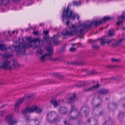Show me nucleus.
Segmentation results:
<instances>
[{
  "instance_id": "27",
  "label": "nucleus",
  "mask_w": 125,
  "mask_h": 125,
  "mask_svg": "<svg viewBox=\"0 0 125 125\" xmlns=\"http://www.w3.org/2000/svg\"><path fill=\"white\" fill-rule=\"evenodd\" d=\"M13 65L15 67H18L19 66V65L17 62L14 61L13 63Z\"/></svg>"
},
{
  "instance_id": "2",
  "label": "nucleus",
  "mask_w": 125,
  "mask_h": 125,
  "mask_svg": "<svg viewBox=\"0 0 125 125\" xmlns=\"http://www.w3.org/2000/svg\"><path fill=\"white\" fill-rule=\"evenodd\" d=\"M26 40L27 41H28V43L24 44L22 46H21V45L24 41V39L23 38H19L18 41L16 42V44H18L19 45L17 46H10V48H11L12 47H14L15 51L17 53L22 54L24 53L25 49L31 47L32 42H41L42 45L43 43V41L41 40L39 38H34L31 40V37H29L27 38Z\"/></svg>"
},
{
  "instance_id": "37",
  "label": "nucleus",
  "mask_w": 125,
  "mask_h": 125,
  "mask_svg": "<svg viewBox=\"0 0 125 125\" xmlns=\"http://www.w3.org/2000/svg\"><path fill=\"white\" fill-rule=\"evenodd\" d=\"M33 33L34 35H36L38 34L37 32L36 31H34L33 32Z\"/></svg>"
},
{
  "instance_id": "13",
  "label": "nucleus",
  "mask_w": 125,
  "mask_h": 125,
  "mask_svg": "<svg viewBox=\"0 0 125 125\" xmlns=\"http://www.w3.org/2000/svg\"><path fill=\"white\" fill-rule=\"evenodd\" d=\"M61 100H60L58 101H56L55 99H52L51 101V103L53 105L54 107H57L60 104V101Z\"/></svg>"
},
{
  "instance_id": "45",
  "label": "nucleus",
  "mask_w": 125,
  "mask_h": 125,
  "mask_svg": "<svg viewBox=\"0 0 125 125\" xmlns=\"http://www.w3.org/2000/svg\"><path fill=\"white\" fill-rule=\"evenodd\" d=\"M3 84V83H0V84Z\"/></svg>"
},
{
  "instance_id": "31",
  "label": "nucleus",
  "mask_w": 125,
  "mask_h": 125,
  "mask_svg": "<svg viewBox=\"0 0 125 125\" xmlns=\"http://www.w3.org/2000/svg\"><path fill=\"white\" fill-rule=\"evenodd\" d=\"M119 60L117 59H115L114 58H112V61L113 62H117L119 61Z\"/></svg>"
},
{
  "instance_id": "32",
  "label": "nucleus",
  "mask_w": 125,
  "mask_h": 125,
  "mask_svg": "<svg viewBox=\"0 0 125 125\" xmlns=\"http://www.w3.org/2000/svg\"><path fill=\"white\" fill-rule=\"evenodd\" d=\"M70 51L72 52L76 50V49L74 48H71L70 49Z\"/></svg>"
},
{
  "instance_id": "39",
  "label": "nucleus",
  "mask_w": 125,
  "mask_h": 125,
  "mask_svg": "<svg viewBox=\"0 0 125 125\" xmlns=\"http://www.w3.org/2000/svg\"><path fill=\"white\" fill-rule=\"evenodd\" d=\"M76 44H75V43H73V44H72V46H74L75 45H76Z\"/></svg>"
},
{
  "instance_id": "28",
  "label": "nucleus",
  "mask_w": 125,
  "mask_h": 125,
  "mask_svg": "<svg viewBox=\"0 0 125 125\" xmlns=\"http://www.w3.org/2000/svg\"><path fill=\"white\" fill-rule=\"evenodd\" d=\"M125 115V112H121L119 114V115L121 117H123Z\"/></svg>"
},
{
  "instance_id": "11",
  "label": "nucleus",
  "mask_w": 125,
  "mask_h": 125,
  "mask_svg": "<svg viewBox=\"0 0 125 125\" xmlns=\"http://www.w3.org/2000/svg\"><path fill=\"white\" fill-rule=\"evenodd\" d=\"M125 18V12H123L121 16L118 17V22L116 24L117 25H119L122 22L124 19Z\"/></svg>"
},
{
  "instance_id": "17",
  "label": "nucleus",
  "mask_w": 125,
  "mask_h": 125,
  "mask_svg": "<svg viewBox=\"0 0 125 125\" xmlns=\"http://www.w3.org/2000/svg\"><path fill=\"white\" fill-rule=\"evenodd\" d=\"M97 100L98 101H100V102L99 103H98L97 104H94V103L93 102H92V104H93V106L94 107H97L99 106L101 104V99L100 98H98L97 99Z\"/></svg>"
},
{
  "instance_id": "40",
  "label": "nucleus",
  "mask_w": 125,
  "mask_h": 125,
  "mask_svg": "<svg viewBox=\"0 0 125 125\" xmlns=\"http://www.w3.org/2000/svg\"><path fill=\"white\" fill-rule=\"evenodd\" d=\"M103 112L102 111H101V112H99V114L100 115H102V114L103 113Z\"/></svg>"
},
{
  "instance_id": "42",
  "label": "nucleus",
  "mask_w": 125,
  "mask_h": 125,
  "mask_svg": "<svg viewBox=\"0 0 125 125\" xmlns=\"http://www.w3.org/2000/svg\"><path fill=\"white\" fill-rule=\"evenodd\" d=\"M40 26H42V25H43V24H42V23H41V24H40Z\"/></svg>"
},
{
  "instance_id": "33",
  "label": "nucleus",
  "mask_w": 125,
  "mask_h": 125,
  "mask_svg": "<svg viewBox=\"0 0 125 125\" xmlns=\"http://www.w3.org/2000/svg\"><path fill=\"white\" fill-rule=\"evenodd\" d=\"M43 33L44 35H47L48 33V31H43Z\"/></svg>"
},
{
  "instance_id": "6",
  "label": "nucleus",
  "mask_w": 125,
  "mask_h": 125,
  "mask_svg": "<svg viewBox=\"0 0 125 125\" xmlns=\"http://www.w3.org/2000/svg\"><path fill=\"white\" fill-rule=\"evenodd\" d=\"M46 119L47 121L50 123L54 122H58L59 121V119L57 113L54 111L50 112L48 113L47 115Z\"/></svg>"
},
{
  "instance_id": "49",
  "label": "nucleus",
  "mask_w": 125,
  "mask_h": 125,
  "mask_svg": "<svg viewBox=\"0 0 125 125\" xmlns=\"http://www.w3.org/2000/svg\"><path fill=\"white\" fill-rule=\"evenodd\" d=\"M18 31H17V33H18Z\"/></svg>"
},
{
  "instance_id": "9",
  "label": "nucleus",
  "mask_w": 125,
  "mask_h": 125,
  "mask_svg": "<svg viewBox=\"0 0 125 125\" xmlns=\"http://www.w3.org/2000/svg\"><path fill=\"white\" fill-rule=\"evenodd\" d=\"M99 86V83L98 82H97L96 85H94L91 87H88L87 88H85L84 89V90L85 92H89L93 91L98 88Z\"/></svg>"
},
{
  "instance_id": "44",
  "label": "nucleus",
  "mask_w": 125,
  "mask_h": 125,
  "mask_svg": "<svg viewBox=\"0 0 125 125\" xmlns=\"http://www.w3.org/2000/svg\"><path fill=\"white\" fill-rule=\"evenodd\" d=\"M123 106L124 107H125V103L123 105Z\"/></svg>"
},
{
  "instance_id": "20",
  "label": "nucleus",
  "mask_w": 125,
  "mask_h": 125,
  "mask_svg": "<svg viewBox=\"0 0 125 125\" xmlns=\"http://www.w3.org/2000/svg\"><path fill=\"white\" fill-rule=\"evenodd\" d=\"M112 123V121L111 119L110 118L108 120L104 123V125H111Z\"/></svg>"
},
{
  "instance_id": "16",
  "label": "nucleus",
  "mask_w": 125,
  "mask_h": 125,
  "mask_svg": "<svg viewBox=\"0 0 125 125\" xmlns=\"http://www.w3.org/2000/svg\"><path fill=\"white\" fill-rule=\"evenodd\" d=\"M108 90L106 89H102L99 90L97 93L99 94H104L108 93Z\"/></svg>"
},
{
  "instance_id": "19",
  "label": "nucleus",
  "mask_w": 125,
  "mask_h": 125,
  "mask_svg": "<svg viewBox=\"0 0 125 125\" xmlns=\"http://www.w3.org/2000/svg\"><path fill=\"white\" fill-rule=\"evenodd\" d=\"M114 31L115 30L113 29L109 30L108 33V36H112L114 35H115Z\"/></svg>"
},
{
  "instance_id": "23",
  "label": "nucleus",
  "mask_w": 125,
  "mask_h": 125,
  "mask_svg": "<svg viewBox=\"0 0 125 125\" xmlns=\"http://www.w3.org/2000/svg\"><path fill=\"white\" fill-rule=\"evenodd\" d=\"M7 49L6 47L3 44H0V50H6Z\"/></svg>"
},
{
  "instance_id": "14",
  "label": "nucleus",
  "mask_w": 125,
  "mask_h": 125,
  "mask_svg": "<svg viewBox=\"0 0 125 125\" xmlns=\"http://www.w3.org/2000/svg\"><path fill=\"white\" fill-rule=\"evenodd\" d=\"M76 98V95L75 94H73V96L69 98L67 101V103L68 104L74 101Z\"/></svg>"
},
{
  "instance_id": "53",
  "label": "nucleus",
  "mask_w": 125,
  "mask_h": 125,
  "mask_svg": "<svg viewBox=\"0 0 125 125\" xmlns=\"http://www.w3.org/2000/svg\"><path fill=\"white\" fill-rule=\"evenodd\" d=\"M69 125H70L69 124Z\"/></svg>"
},
{
  "instance_id": "41",
  "label": "nucleus",
  "mask_w": 125,
  "mask_h": 125,
  "mask_svg": "<svg viewBox=\"0 0 125 125\" xmlns=\"http://www.w3.org/2000/svg\"><path fill=\"white\" fill-rule=\"evenodd\" d=\"M8 33H9V34L10 35H12L10 33V31H8Z\"/></svg>"
},
{
  "instance_id": "29",
  "label": "nucleus",
  "mask_w": 125,
  "mask_h": 125,
  "mask_svg": "<svg viewBox=\"0 0 125 125\" xmlns=\"http://www.w3.org/2000/svg\"><path fill=\"white\" fill-rule=\"evenodd\" d=\"M93 48L94 49H97L99 48V46H96L94 45H92Z\"/></svg>"
},
{
  "instance_id": "47",
  "label": "nucleus",
  "mask_w": 125,
  "mask_h": 125,
  "mask_svg": "<svg viewBox=\"0 0 125 125\" xmlns=\"http://www.w3.org/2000/svg\"><path fill=\"white\" fill-rule=\"evenodd\" d=\"M35 121H36L37 120H36V119H35Z\"/></svg>"
},
{
  "instance_id": "36",
  "label": "nucleus",
  "mask_w": 125,
  "mask_h": 125,
  "mask_svg": "<svg viewBox=\"0 0 125 125\" xmlns=\"http://www.w3.org/2000/svg\"><path fill=\"white\" fill-rule=\"evenodd\" d=\"M14 2H18L20 1V0H12Z\"/></svg>"
},
{
  "instance_id": "3",
  "label": "nucleus",
  "mask_w": 125,
  "mask_h": 125,
  "mask_svg": "<svg viewBox=\"0 0 125 125\" xmlns=\"http://www.w3.org/2000/svg\"><path fill=\"white\" fill-rule=\"evenodd\" d=\"M58 37V36L57 35H55L51 39L48 38H46L45 37H44V39L46 41L48 40H50V42L49 43V46H46L45 47V48L46 49L47 52L48 53L46 54L45 55L41 56L40 60L42 61H44L48 59L50 60H52L51 56L53 52V50L50 43L51 42H52L53 43L56 45L59 42L57 39Z\"/></svg>"
},
{
  "instance_id": "25",
  "label": "nucleus",
  "mask_w": 125,
  "mask_h": 125,
  "mask_svg": "<svg viewBox=\"0 0 125 125\" xmlns=\"http://www.w3.org/2000/svg\"><path fill=\"white\" fill-rule=\"evenodd\" d=\"M81 4V3L80 1H73V5L78 6Z\"/></svg>"
},
{
  "instance_id": "48",
  "label": "nucleus",
  "mask_w": 125,
  "mask_h": 125,
  "mask_svg": "<svg viewBox=\"0 0 125 125\" xmlns=\"http://www.w3.org/2000/svg\"><path fill=\"white\" fill-rule=\"evenodd\" d=\"M101 0H98L99 1H101Z\"/></svg>"
},
{
  "instance_id": "18",
  "label": "nucleus",
  "mask_w": 125,
  "mask_h": 125,
  "mask_svg": "<svg viewBox=\"0 0 125 125\" xmlns=\"http://www.w3.org/2000/svg\"><path fill=\"white\" fill-rule=\"evenodd\" d=\"M97 121L95 119H94L93 118H90L88 119L86 124L88 123H90V122L92 123H94V124H96V123Z\"/></svg>"
},
{
  "instance_id": "34",
  "label": "nucleus",
  "mask_w": 125,
  "mask_h": 125,
  "mask_svg": "<svg viewBox=\"0 0 125 125\" xmlns=\"http://www.w3.org/2000/svg\"><path fill=\"white\" fill-rule=\"evenodd\" d=\"M96 41V40H90L89 41H88V42L89 43H92L94 42L95 41Z\"/></svg>"
},
{
  "instance_id": "10",
  "label": "nucleus",
  "mask_w": 125,
  "mask_h": 125,
  "mask_svg": "<svg viewBox=\"0 0 125 125\" xmlns=\"http://www.w3.org/2000/svg\"><path fill=\"white\" fill-rule=\"evenodd\" d=\"M67 111V109L66 107L61 106L59 109V113L62 114H66Z\"/></svg>"
},
{
  "instance_id": "24",
  "label": "nucleus",
  "mask_w": 125,
  "mask_h": 125,
  "mask_svg": "<svg viewBox=\"0 0 125 125\" xmlns=\"http://www.w3.org/2000/svg\"><path fill=\"white\" fill-rule=\"evenodd\" d=\"M43 53V52L40 49L38 50L37 52V56H39V55H42Z\"/></svg>"
},
{
  "instance_id": "46",
  "label": "nucleus",
  "mask_w": 125,
  "mask_h": 125,
  "mask_svg": "<svg viewBox=\"0 0 125 125\" xmlns=\"http://www.w3.org/2000/svg\"><path fill=\"white\" fill-rule=\"evenodd\" d=\"M64 123H65V124H66V121H64Z\"/></svg>"
},
{
  "instance_id": "35",
  "label": "nucleus",
  "mask_w": 125,
  "mask_h": 125,
  "mask_svg": "<svg viewBox=\"0 0 125 125\" xmlns=\"http://www.w3.org/2000/svg\"><path fill=\"white\" fill-rule=\"evenodd\" d=\"M124 39L125 40V38H124ZM123 40V39H120L118 41V42L119 43L121 42Z\"/></svg>"
},
{
  "instance_id": "5",
  "label": "nucleus",
  "mask_w": 125,
  "mask_h": 125,
  "mask_svg": "<svg viewBox=\"0 0 125 125\" xmlns=\"http://www.w3.org/2000/svg\"><path fill=\"white\" fill-rule=\"evenodd\" d=\"M68 116L70 120H75L78 119L80 116V114L76 107L72 105Z\"/></svg>"
},
{
  "instance_id": "22",
  "label": "nucleus",
  "mask_w": 125,
  "mask_h": 125,
  "mask_svg": "<svg viewBox=\"0 0 125 125\" xmlns=\"http://www.w3.org/2000/svg\"><path fill=\"white\" fill-rule=\"evenodd\" d=\"M12 54L11 52L6 53L4 55V56L6 58H10Z\"/></svg>"
},
{
  "instance_id": "38",
  "label": "nucleus",
  "mask_w": 125,
  "mask_h": 125,
  "mask_svg": "<svg viewBox=\"0 0 125 125\" xmlns=\"http://www.w3.org/2000/svg\"><path fill=\"white\" fill-rule=\"evenodd\" d=\"M114 79L115 80H117L118 79V76H116V77L115 78H114Z\"/></svg>"
},
{
  "instance_id": "30",
  "label": "nucleus",
  "mask_w": 125,
  "mask_h": 125,
  "mask_svg": "<svg viewBox=\"0 0 125 125\" xmlns=\"http://www.w3.org/2000/svg\"><path fill=\"white\" fill-rule=\"evenodd\" d=\"M5 114V112L4 111H1L0 112V115L1 116H3Z\"/></svg>"
},
{
  "instance_id": "52",
  "label": "nucleus",
  "mask_w": 125,
  "mask_h": 125,
  "mask_svg": "<svg viewBox=\"0 0 125 125\" xmlns=\"http://www.w3.org/2000/svg\"><path fill=\"white\" fill-rule=\"evenodd\" d=\"M1 103V102H0V104Z\"/></svg>"
},
{
  "instance_id": "43",
  "label": "nucleus",
  "mask_w": 125,
  "mask_h": 125,
  "mask_svg": "<svg viewBox=\"0 0 125 125\" xmlns=\"http://www.w3.org/2000/svg\"><path fill=\"white\" fill-rule=\"evenodd\" d=\"M14 32H15V31H12V33L13 34L14 33Z\"/></svg>"
},
{
  "instance_id": "12",
  "label": "nucleus",
  "mask_w": 125,
  "mask_h": 125,
  "mask_svg": "<svg viewBox=\"0 0 125 125\" xmlns=\"http://www.w3.org/2000/svg\"><path fill=\"white\" fill-rule=\"evenodd\" d=\"M80 112L81 113L82 112L85 113L86 115L89 113V110L88 106H84L82 107L81 108Z\"/></svg>"
},
{
  "instance_id": "21",
  "label": "nucleus",
  "mask_w": 125,
  "mask_h": 125,
  "mask_svg": "<svg viewBox=\"0 0 125 125\" xmlns=\"http://www.w3.org/2000/svg\"><path fill=\"white\" fill-rule=\"evenodd\" d=\"M1 4L5 5H7L9 2V0H1Z\"/></svg>"
},
{
  "instance_id": "51",
  "label": "nucleus",
  "mask_w": 125,
  "mask_h": 125,
  "mask_svg": "<svg viewBox=\"0 0 125 125\" xmlns=\"http://www.w3.org/2000/svg\"><path fill=\"white\" fill-rule=\"evenodd\" d=\"M107 67H109V66H107Z\"/></svg>"
},
{
  "instance_id": "15",
  "label": "nucleus",
  "mask_w": 125,
  "mask_h": 125,
  "mask_svg": "<svg viewBox=\"0 0 125 125\" xmlns=\"http://www.w3.org/2000/svg\"><path fill=\"white\" fill-rule=\"evenodd\" d=\"M100 42L101 45H103L105 42L107 44H109L112 40V39L107 40L105 41V39L103 38L100 39Z\"/></svg>"
},
{
  "instance_id": "7",
  "label": "nucleus",
  "mask_w": 125,
  "mask_h": 125,
  "mask_svg": "<svg viewBox=\"0 0 125 125\" xmlns=\"http://www.w3.org/2000/svg\"><path fill=\"white\" fill-rule=\"evenodd\" d=\"M13 115L12 114L7 115L5 118V121L8 125H14L18 122V120L13 118Z\"/></svg>"
},
{
  "instance_id": "26",
  "label": "nucleus",
  "mask_w": 125,
  "mask_h": 125,
  "mask_svg": "<svg viewBox=\"0 0 125 125\" xmlns=\"http://www.w3.org/2000/svg\"><path fill=\"white\" fill-rule=\"evenodd\" d=\"M28 113V112L25 115H24V116L25 115V117L26 120L27 121H28L29 120L30 117L29 115H26Z\"/></svg>"
},
{
  "instance_id": "50",
  "label": "nucleus",
  "mask_w": 125,
  "mask_h": 125,
  "mask_svg": "<svg viewBox=\"0 0 125 125\" xmlns=\"http://www.w3.org/2000/svg\"><path fill=\"white\" fill-rule=\"evenodd\" d=\"M94 101V99H93V102Z\"/></svg>"
},
{
  "instance_id": "1",
  "label": "nucleus",
  "mask_w": 125,
  "mask_h": 125,
  "mask_svg": "<svg viewBox=\"0 0 125 125\" xmlns=\"http://www.w3.org/2000/svg\"><path fill=\"white\" fill-rule=\"evenodd\" d=\"M62 21L65 23V21L67 20L66 23V24L69 29L71 30V31H68L65 30H64L61 33H58V36H62L63 38H67V36H72L75 34L80 35L82 34L85 29H91L92 25L94 26H97L101 23L104 22L109 20L110 19L109 16H106L104 17L101 20L99 21H95L91 22L89 21H85L83 25H82L80 26V30L79 31H77L78 26L76 25H74L71 24L69 22L68 20L71 18L72 20H74L75 18H77L78 19H79V16L75 14L73 15V13L72 11H69V6L66 10L64 9L63 12L62 14Z\"/></svg>"
},
{
  "instance_id": "4",
  "label": "nucleus",
  "mask_w": 125,
  "mask_h": 125,
  "mask_svg": "<svg viewBox=\"0 0 125 125\" xmlns=\"http://www.w3.org/2000/svg\"><path fill=\"white\" fill-rule=\"evenodd\" d=\"M34 112L38 114H40L42 112V109L38 108L36 105H33L31 107H27L22 110L21 111V114L25 115L28 112L29 113H31Z\"/></svg>"
},
{
  "instance_id": "8",
  "label": "nucleus",
  "mask_w": 125,
  "mask_h": 125,
  "mask_svg": "<svg viewBox=\"0 0 125 125\" xmlns=\"http://www.w3.org/2000/svg\"><path fill=\"white\" fill-rule=\"evenodd\" d=\"M31 98L29 95H25L23 98L19 99L14 105V109L15 112L17 113L19 112V105L21 104L25 100Z\"/></svg>"
}]
</instances>
